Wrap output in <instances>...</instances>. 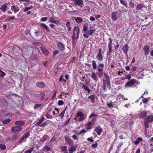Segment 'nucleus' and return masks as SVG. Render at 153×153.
Wrapping results in <instances>:
<instances>
[{
	"label": "nucleus",
	"instance_id": "nucleus-39",
	"mask_svg": "<svg viewBox=\"0 0 153 153\" xmlns=\"http://www.w3.org/2000/svg\"><path fill=\"white\" fill-rule=\"evenodd\" d=\"M34 149L33 147L31 148L30 149L26 151L24 153H31Z\"/></svg>",
	"mask_w": 153,
	"mask_h": 153
},
{
	"label": "nucleus",
	"instance_id": "nucleus-7",
	"mask_svg": "<svg viewBox=\"0 0 153 153\" xmlns=\"http://www.w3.org/2000/svg\"><path fill=\"white\" fill-rule=\"evenodd\" d=\"M74 1V4L79 6L82 7L83 5V1L82 0H72Z\"/></svg>",
	"mask_w": 153,
	"mask_h": 153
},
{
	"label": "nucleus",
	"instance_id": "nucleus-46",
	"mask_svg": "<svg viewBox=\"0 0 153 153\" xmlns=\"http://www.w3.org/2000/svg\"><path fill=\"white\" fill-rule=\"evenodd\" d=\"M65 113V110L63 111L58 116L61 117V118H62L63 117Z\"/></svg>",
	"mask_w": 153,
	"mask_h": 153
},
{
	"label": "nucleus",
	"instance_id": "nucleus-22",
	"mask_svg": "<svg viewBox=\"0 0 153 153\" xmlns=\"http://www.w3.org/2000/svg\"><path fill=\"white\" fill-rule=\"evenodd\" d=\"M65 141H66L68 144L70 146H72L73 145V142L71 139L68 137H65Z\"/></svg>",
	"mask_w": 153,
	"mask_h": 153
},
{
	"label": "nucleus",
	"instance_id": "nucleus-60",
	"mask_svg": "<svg viewBox=\"0 0 153 153\" xmlns=\"http://www.w3.org/2000/svg\"><path fill=\"white\" fill-rule=\"evenodd\" d=\"M148 101V98H146L143 100V102L145 104Z\"/></svg>",
	"mask_w": 153,
	"mask_h": 153
},
{
	"label": "nucleus",
	"instance_id": "nucleus-25",
	"mask_svg": "<svg viewBox=\"0 0 153 153\" xmlns=\"http://www.w3.org/2000/svg\"><path fill=\"white\" fill-rule=\"evenodd\" d=\"M40 26L43 28H45L46 30L48 32H49L50 31V30L48 27V26H47L44 23H41L40 24Z\"/></svg>",
	"mask_w": 153,
	"mask_h": 153
},
{
	"label": "nucleus",
	"instance_id": "nucleus-34",
	"mask_svg": "<svg viewBox=\"0 0 153 153\" xmlns=\"http://www.w3.org/2000/svg\"><path fill=\"white\" fill-rule=\"evenodd\" d=\"M97 57L99 60L102 61L103 60V58L101 53L98 54L97 55Z\"/></svg>",
	"mask_w": 153,
	"mask_h": 153
},
{
	"label": "nucleus",
	"instance_id": "nucleus-52",
	"mask_svg": "<svg viewBox=\"0 0 153 153\" xmlns=\"http://www.w3.org/2000/svg\"><path fill=\"white\" fill-rule=\"evenodd\" d=\"M148 122L147 121H146L145 120V121H144V126H145V127L146 128H148L149 127V124L148 123Z\"/></svg>",
	"mask_w": 153,
	"mask_h": 153
},
{
	"label": "nucleus",
	"instance_id": "nucleus-30",
	"mask_svg": "<svg viewBox=\"0 0 153 153\" xmlns=\"http://www.w3.org/2000/svg\"><path fill=\"white\" fill-rule=\"evenodd\" d=\"M61 149L62 151L65 152V153H67V146H62L61 147Z\"/></svg>",
	"mask_w": 153,
	"mask_h": 153
},
{
	"label": "nucleus",
	"instance_id": "nucleus-15",
	"mask_svg": "<svg viewBox=\"0 0 153 153\" xmlns=\"http://www.w3.org/2000/svg\"><path fill=\"white\" fill-rule=\"evenodd\" d=\"M147 114V113L146 111H142L138 114V115L141 118H143L146 116Z\"/></svg>",
	"mask_w": 153,
	"mask_h": 153
},
{
	"label": "nucleus",
	"instance_id": "nucleus-1",
	"mask_svg": "<svg viewBox=\"0 0 153 153\" xmlns=\"http://www.w3.org/2000/svg\"><path fill=\"white\" fill-rule=\"evenodd\" d=\"M79 28L78 26H75L73 30V35L72 36V44L74 43V40H76L78 38Z\"/></svg>",
	"mask_w": 153,
	"mask_h": 153
},
{
	"label": "nucleus",
	"instance_id": "nucleus-29",
	"mask_svg": "<svg viewBox=\"0 0 153 153\" xmlns=\"http://www.w3.org/2000/svg\"><path fill=\"white\" fill-rule=\"evenodd\" d=\"M103 84L102 86V88L104 91H107L106 87V80H103Z\"/></svg>",
	"mask_w": 153,
	"mask_h": 153
},
{
	"label": "nucleus",
	"instance_id": "nucleus-21",
	"mask_svg": "<svg viewBox=\"0 0 153 153\" xmlns=\"http://www.w3.org/2000/svg\"><path fill=\"white\" fill-rule=\"evenodd\" d=\"M7 8V6L5 4L2 5L1 7L0 8V10L3 12H5L6 11V10Z\"/></svg>",
	"mask_w": 153,
	"mask_h": 153
},
{
	"label": "nucleus",
	"instance_id": "nucleus-48",
	"mask_svg": "<svg viewBox=\"0 0 153 153\" xmlns=\"http://www.w3.org/2000/svg\"><path fill=\"white\" fill-rule=\"evenodd\" d=\"M10 119H7L4 120L2 122V124H5L10 122Z\"/></svg>",
	"mask_w": 153,
	"mask_h": 153
},
{
	"label": "nucleus",
	"instance_id": "nucleus-6",
	"mask_svg": "<svg viewBox=\"0 0 153 153\" xmlns=\"http://www.w3.org/2000/svg\"><path fill=\"white\" fill-rule=\"evenodd\" d=\"M104 74L106 79V82L107 87L109 89H110L111 88V85L109 77L105 73H104Z\"/></svg>",
	"mask_w": 153,
	"mask_h": 153
},
{
	"label": "nucleus",
	"instance_id": "nucleus-24",
	"mask_svg": "<svg viewBox=\"0 0 153 153\" xmlns=\"http://www.w3.org/2000/svg\"><path fill=\"white\" fill-rule=\"evenodd\" d=\"M128 46L127 45H126L123 48V50L124 53L126 54L128 52Z\"/></svg>",
	"mask_w": 153,
	"mask_h": 153
},
{
	"label": "nucleus",
	"instance_id": "nucleus-10",
	"mask_svg": "<svg viewBox=\"0 0 153 153\" xmlns=\"http://www.w3.org/2000/svg\"><path fill=\"white\" fill-rule=\"evenodd\" d=\"M57 46L59 49L61 51H62L65 49L64 45L61 42L57 43Z\"/></svg>",
	"mask_w": 153,
	"mask_h": 153
},
{
	"label": "nucleus",
	"instance_id": "nucleus-55",
	"mask_svg": "<svg viewBox=\"0 0 153 153\" xmlns=\"http://www.w3.org/2000/svg\"><path fill=\"white\" fill-rule=\"evenodd\" d=\"M88 35L89 34H88L87 32L86 33H84L83 35L84 37L85 38H88L89 37Z\"/></svg>",
	"mask_w": 153,
	"mask_h": 153
},
{
	"label": "nucleus",
	"instance_id": "nucleus-8",
	"mask_svg": "<svg viewBox=\"0 0 153 153\" xmlns=\"http://www.w3.org/2000/svg\"><path fill=\"white\" fill-rule=\"evenodd\" d=\"M109 42L108 44V54L109 55L112 51V40L111 38H110L109 39Z\"/></svg>",
	"mask_w": 153,
	"mask_h": 153
},
{
	"label": "nucleus",
	"instance_id": "nucleus-35",
	"mask_svg": "<svg viewBox=\"0 0 153 153\" xmlns=\"http://www.w3.org/2000/svg\"><path fill=\"white\" fill-rule=\"evenodd\" d=\"M120 1L121 4H123L126 7H128V4L124 0H120Z\"/></svg>",
	"mask_w": 153,
	"mask_h": 153
},
{
	"label": "nucleus",
	"instance_id": "nucleus-5",
	"mask_svg": "<svg viewBox=\"0 0 153 153\" xmlns=\"http://www.w3.org/2000/svg\"><path fill=\"white\" fill-rule=\"evenodd\" d=\"M120 15L119 13L117 11L113 12L111 13V19L114 21L117 20Z\"/></svg>",
	"mask_w": 153,
	"mask_h": 153
},
{
	"label": "nucleus",
	"instance_id": "nucleus-64",
	"mask_svg": "<svg viewBox=\"0 0 153 153\" xmlns=\"http://www.w3.org/2000/svg\"><path fill=\"white\" fill-rule=\"evenodd\" d=\"M44 149H46L47 151H50L51 150V149H50V147H48V146H45L44 147Z\"/></svg>",
	"mask_w": 153,
	"mask_h": 153
},
{
	"label": "nucleus",
	"instance_id": "nucleus-45",
	"mask_svg": "<svg viewBox=\"0 0 153 153\" xmlns=\"http://www.w3.org/2000/svg\"><path fill=\"white\" fill-rule=\"evenodd\" d=\"M5 73L1 70L0 71V77H3L5 75Z\"/></svg>",
	"mask_w": 153,
	"mask_h": 153
},
{
	"label": "nucleus",
	"instance_id": "nucleus-59",
	"mask_svg": "<svg viewBox=\"0 0 153 153\" xmlns=\"http://www.w3.org/2000/svg\"><path fill=\"white\" fill-rule=\"evenodd\" d=\"M47 124V123L46 122H45L44 123L41 124L39 126L40 127H43L44 126L46 125Z\"/></svg>",
	"mask_w": 153,
	"mask_h": 153
},
{
	"label": "nucleus",
	"instance_id": "nucleus-51",
	"mask_svg": "<svg viewBox=\"0 0 153 153\" xmlns=\"http://www.w3.org/2000/svg\"><path fill=\"white\" fill-rule=\"evenodd\" d=\"M88 29V27L86 26L85 24H84L83 26V30L84 31H87Z\"/></svg>",
	"mask_w": 153,
	"mask_h": 153
},
{
	"label": "nucleus",
	"instance_id": "nucleus-28",
	"mask_svg": "<svg viewBox=\"0 0 153 153\" xmlns=\"http://www.w3.org/2000/svg\"><path fill=\"white\" fill-rule=\"evenodd\" d=\"M83 19L80 17H77L75 19L76 22L78 23H80L82 22Z\"/></svg>",
	"mask_w": 153,
	"mask_h": 153
},
{
	"label": "nucleus",
	"instance_id": "nucleus-20",
	"mask_svg": "<svg viewBox=\"0 0 153 153\" xmlns=\"http://www.w3.org/2000/svg\"><path fill=\"white\" fill-rule=\"evenodd\" d=\"M145 120L148 122H152L153 121V116H148Z\"/></svg>",
	"mask_w": 153,
	"mask_h": 153
},
{
	"label": "nucleus",
	"instance_id": "nucleus-62",
	"mask_svg": "<svg viewBox=\"0 0 153 153\" xmlns=\"http://www.w3.org/2000/svg\"><path fill=\"white\" fill-rule=\"evenodd\" d=\"M92 147L94 148H96L97 146V143H96L95 144H93L91 145Z\"/></svg>",
	"mask_w": 153,
	"mask_h": 153
},
{
	"label": "nucleus",
	"instance_id": "nucleus-23",
	"mask_svg": "<svg viewBox=\"0 0 153 153\" xmlns=\"http://www.w3.org/2000/svg\"><path fill=\"white\" fill-rule=\"evenodd\" d=\"M76 146H71L68 149L70 153H72L76 149Z\"/></svg>",
	"mask_w": 153,
	"mask_h": 153
},
{
	"label": "nucleus",
	"instance_id": "nucleus-37",
	"mask_svg": "<svg viewBox=\"0 0 153 153\" xmlns=\"http://www.w3.org/2000/svg\"><path fill=\"white\" fill-rule=\"evenodd\" d=\"M40 94L41 97L40 98V100H44V99L45 98V93L44 92H42L41 93H40Z\"/></svg>",
	"mask_w": 153,
	"mask_h": 153
},
{
	"label": "nucleus",
	"instance_id": "nucleus-54",
	"mask_svg": "<svg viewBox=\"0 0 153 153\" xmlns=\"http://www.w3.org/2000/svg\"><path fill=\"white\" fill-rule=\"evenodd\" d=\"M64 104V102L63 100H60L58 102V105H62Z\"/></svg>",
	"mask_w": 153,
	"mask_h": 153
},
{
	"label": "nucleus",
	"instance_id": "nucleus-53",
	"mask_svg": "<svg viewBox=\"0 0 153 153\" xmlns=\"http://www.w3.org/2000/svg\"><path fill=\"white\" fill-rule=\"evenodd\" d=\"M129 6L130 7L132 8L134 7V3L132 2H130L129 4Z\"/></svg>",
	"mask_w": 153,
	"mask_h": 153
},
{
	"label": "nucleus",
	"instance_id": "nucleus-63",
	"mask_svg": "<svg viewBox=\"0 0 153 153\" xmlns=\"http://www.w3.org/2000/svg\"><path fill=\"white\" fill-rule=\"evenodd\" d=\"M59 53V51L58 50H55L53 51V55H55Z\"/></svg>",
	"mask_w": 153,
	"mask_h": 153
},
{
	"label": "nucleus",
	"instance_id": "nucleus-41",
	"mask_svg": "<svg viewBox=\"0 0 153 153\" xmlns=\"http://www.w3.org/2000/svg\"><path fill=\"white\" fill-rule=\"evenodd\" d=\"M98 116V114H95L94 113H92L89 117V118L90 119L92 117H97Z\"/></svg>",
	"mask_w": 153,
	"mask_h": 153
},
{
	"label": "nucleus",
	"instance_id": "nucleus-12",
	"mask_svg": "<svg viewBox=\"0 0 153 153\" xmlns=\"http://www.w3.org/2000/svg\"><path fill=\"white\" fill-rule=\"evenodd\" d=\"M40 49L44 55L47 56L49 54V52L46 48L44 47H41Z\"/></svg>",
	"mask_w": 153,
	"mask_h": 153
},
{
	"label": "nucleus",
	"instance_id": "nucleus-3",
	"mask_svg": "<svg viewBox=\"0 0 153 153\" xmlns=\"http://www.w3.org/2000/svg\"><path fill=\"white\" fill-rule=\"evenodd\" d=\"M136 82L135 79H132L130 81L127 82L125 84V86L128 87H131L134 85Z\"/></svg>",
	"mask_w": 153,
	"mask_h": 153
},
{
	"label": "nucleus",
	"instance_id": "nucleus-47",
	"mask_svg": "<svg viewBox=\"0 0 153 153\" xmlns=\"http://www.w3.org/2000/svg\"><path fill=\"white\" fill-rule=\"evenodd\" d=\"M42 122L43 121L41 119H40L39 121L36 123V125L37 126H40Z\"/></svg>",
	"mask_w": 153,
	"mask_h": 153
},
{
	"label": "nucleus",
	"instance_id": "nucleus-31",
	"mask_svg": "<svg viewBox=\"0 0 153 153\" xmlns=\"http://www.w3.org/2000/svg\"><path fill=\"white\" fill-rule=\"evenodd\" d=\"M35 33L37 36L41 35L43 33V31L42 30H39L38 31L35 32Z\"/></svg>",
	"mask_w": 153,
	"mask_h": 153
},
{
	"label": "nucleus",
	"instance_id": "nucleus-14",
	"mask_svg": "<svg viewBox=\"0 0 153 153\" xmlns=\"http://www.w3.org/2000/svg\"><path fill=\"white\" fill-rule=\"evenodd\" d=\"M94 131L97 133L98 135H100L102 131V128L100 127H98L95 128Z\"/></svg>",
	"mask_w": 153,
	"mask_h": 153
},
{
	"label": "nucleus",
	"instance_id": "nucleus-42",
	"mask_svg": "<svg viewBox=\"0 0 153 153\" xmlns=\"http://www.w3.org/2000/svg\"><path fill=\"white\" fill-rule=\"evenodd\" d=\"M42 105L40 104H35L33 108L34 109H36L39 108Z\"/></svg>",
	"mask_w": 153,
	"mask_h": 153
},
{
	"label": "nucleus",
	"instance_id": "nucleus-19",
	"mask_svg": "<svg viewBox=\"0 0 153 153\" xmlns=\"http://www.w3.org/2000/svg\"><path fill=\"white\" fill-rule=\"evenodd\" d=\"M15 125L18 126H21L25 124V123L24 121L22 120H19L16 121L15 122Z\"/></svg>",
	"mask_w": 153,
	"mask_h": 153
},
{
	"label": "nucleus",
	"instance_id": "nucleus-38",
	"mask_svg": "<svg viewBox=\"0 0 153 153\" xmlns=\"http://www.w3.org/2000/svg\"><path fill=\"white\" fill-rule=\"evenodd\" d=\"M82 88H84V89L87 91L88 93L91 91V90L85 85H82Z\"/></svg>",
	"mask_w": 153,
	"mask_h": 153
},
{
	"label": "nucleus",
	"instance_id": "nucleus-9",
	"mask_svg": "<svg viewBox=\"0 0 153 153\" xmlns=\"http://www.w3.org/2000/svg\"><path fill=\"white\" fill-rule=\"evenodd\" d=\"M30 135V133L29 132H27L25 136H24L22 139L19 142V144L21 143L22 142L25 141L26 139Z\"/></svg>",
	"mask_w": 153,
	"mask_h": 153
},
{
	"label": "nucleus",
	"instance_id": "nucleus-2",
	"mask_svg": "<svg viewBox=\"0 0 153 153\" xmlns=\"http://www.w3.org/2000/svg\"><path fill=\"white\" fill-rule=\"evenodd\" d=\"M104 65L102 63L99 64L98 65V74L99 78H100L102 74V71L104 68Z\"/></svg>",
	"mask_w": 153,
	"mask_h": 153
},
{
	"label": "nucleus",
	"instance_id": "nucleus-16",
	"mask_svg": "<svg viewBox=\"0 0 153 153\" xmlns=\"http://www.w3.org/2000/svg\"><path fill=\"white\" fill-rule=\"evenodd\" d=\"M143 50L144 51L146 55H148L149 52V48L147 45H145L144 46Z\"/></svg>",
	"mask_w": 153,
	"mask_h": 153
},
{
	"label": "nucleus",
	"instance_id": "nucleus-44",
	"mask_svg": "<svg viewBox=\"0 0 153 153\" xmlns=\"http://www.w3.org/2000/svg\"><path fill=\"white\" fill-rule=\"evenodd\" d=\"M6 148V147L5 145L4 144H0V148L1 150H5Z\"/></svg>",
	"mask_w": 153,
	"mask_h": 153
},
{
	"label": "nucleus",
	"instance_id": "nucleus-57",
	"mask_svg": "<svg viewBox=\"0 0 153 153\" xmlns=\"http://www.w3.org/2000/svg\"><path fill=\"white\" fill-rule=\"evenodd\" d=\"M86 131L84 129H82L81 131H80L78 133V135L80 134H82L83 133H84L85 132H86Z\"/></svg>",
	"mask_w": 153,
	"mask_h": 153
},
{
	"label": "nucleus",
	"instance_id": "nucleus-11",
	"mask_svg": "<svg viewBox=\"0 0 153 153\" xmlns=\"http://www.w3.org/2000/svg\"><path fill=\"white\" fill-rule=\"evenodd\" d=\"M77 117H80V118L79 119V121H81L84 119V115L82 112H79L77 114Z\"/></svg>",
	"mask_w": 153,
	"mask_h": 153
},
{
	"label": "nucleus",
	"instance_id": "nucleus-40",
	"mask_svg": "<svg viewBox=\"0 0 153 153\" xmlns=\"http://www.w3.org/2000/svg\"><path fill=\"white\" fill-rule=\"evenodd\" d=\"M144 6V5L143 4H139L137 7L136 9L137 10H140Z\"/></svg>",
	"mask_w": 153,
	"mask_h": 153
},
{
	"label": "nucleus",
	"instance_id": "nucleus-32",
	"mask_svg": "<svg viewBox=\"0 0 153 153\" xmlns=\"http://www.w3.org/2000/svg\"><path fill=\"white\" fill-rule=\"evenodd\" d=\"M48 136L47 135H45L40 140L41 142H43L47 139Z\"/></svg>",
	"mask_w": 153,
	"mask_h": 153
},
{
	"label": "nucleus",
	"instance_id": "nucleus-17",
	"mask_svg": "<svg viewBox=\"0 0 153 153\" xmlns=\"http://www.w3.org/2000/svg\"><path fill=\"white\" fill-rule=\"evenodd\" d=\"M91 77L92 79L94 81L96 82H97L98 80L97 76L96 73L94 72H92V73Z\"/></svg>",
	"mask_w": 153,
	"mask_h": 153
},
{
	"label": "nucleus",
	"instance_id": "nucleus-26",
	"mask_svg": "<svg viewBox=\"0 0 153 153\" xmlns=\"http://www.w3.org/2000/svg\"><path fill=\"white\" fill-rule=\"evenodd\" d=\"M88 98L91 99V102L92 103H94L95 102V96L94 95H92L89 96L88 97Z\"/></svg>",
	"mask_w": 153,
	"mask_h": 153
},
{
	"label": "nucleus",
	"instance_id": "nucleus-36",
	"mask_svg": "<svg viewBox=\"0 0 153 153\" xmlns=\"http://www.w3.org/2000/svg\"><path fill=\"white\" fill-rule=\"evenodd\" d=\"M70 22L69 21L67 22L66 23V26L68 27V31H70L71 29V27L70 25Z\"/></svg>",
	"mask_w": 153,
	"mask_h": 153
},
{
	"label": "nucleus",
	"instance_id": "nucleus-4",
	"mask_svg": "<svg viewBox=\"0 0 153 153\" xmlns=\"http://www.w3.org/2000/svg\"><path fill=\"white\" fill-rule=\"evenodd\" d=\"M22 129V127L21 126H16L13 127L11 128V131L13 133L16 132L20 131Z\"/></svg>",
	"mask_w": 153,
	"mask_h": 153
},
{
	"label": "nucleus",
	"instance_id": "nucleus-27",
	"mask_svg": "<svg viewBox=\"0 0 153 153\" xmlns=\"http://www.w3.org/2000/svg\"><path fill=\"white\" fill-rule=\"evenodd\" d=\"M143 140V139L142 138L139 137L137 138L136 140L134 141V144L135 145H137L138 144L140 141H141Z\"/></svg>",
	"mask_w": 153,
	"mask_h": 153
},
{
	"label": "nucleus",
	"instance_id": "nucleus-13",
	"mask_svg": "<svg viewBox=\"0 0 153 153\" xmlns=\"http://www.w3.org/2000/svg\"><path fill=\"white\" fill-rule=\"evenodd\" d=\"M11 9L14 11L15 13L18 12L19 10V8L16 5H13L11 7Z\"/></svg>",
	"mask_w": 153,
	"mask_h": 153
},
{
	"label": "nucleus",
	"instance_id": "nucleus-18",
	"mask_svg": "<svg viewBox=\"0 0 153 153\" xmlns=\"http://www.w3.org/2000/svg\"><path fill=\"white\" fill-rule=\"evenodd\" d=\"M37 86L40 88H43L45 87V84L42 82H37L36 83Z\"/></svg>",
	"mask_w": 153,
	"mask_h": 153
},
{
	"label": "nucleus",
	"instance_id": "nucleus-58",
	"mask_svg": "<svg viewBox=\"0 0 153 153\" xmlns=\"http://www.w3.org/2000/svg\"><path fill=\"white\" fill-rule=\"evenodd\" d=\"M47 17H44L42 18L41 19V21H45L47 20Z\"/></svg>",
	"mask_w": 153,
	"mask_h": 153
},
{
	"label": "nucleus",
	"instance_id": "nucleus-33",
	"mask_svg": "<svg viewBox=\"0 0 153 153\" xmlns=\"http://www.w3.org/2000/svg\"><path fill=\"white\" fill-rule=\"evenodd\" d=\"M92 66L94 69H96L97 68V64L95 61L93 60L92 61Z\"/></svg>",
	"mask_w": 153,
	"mask_h": 153
},
{
	"label": "nucleus",
	"instance_id": "nucleus-50",
	"mask_svg": "<svg viewBox=\"0 0 153 153\" xmlns=\"http://www.w3.org/2000/svg\"><path fill=\"white\" fill-rule=\"evenodd\" d=\"M95 31V30H89L87 32H88V34H89V35H91L93 34L94 32V31Z\"/></svg>",
	"mask_w": 153,
	"mask_h": 153
},
{
	"label": "nucleus",
	"instance_id": "nucleus-56",
	"mask_svg": "<svg viewBox=\"0 0 153 153\" xmlns=\"http://www.w3.org/2000/svg\"><path fill=\"white\" fill-rule=\"evenodd\" d=\"M45 117L47 118H52V116L51 115H50L48 113V114H46L45 115Z\"/></svg>",
	"mask_w": 153,
	"mask_h": 153
},
{
	"label": "nucleus",
	"instance_id": "nucleus-43",
	"mask_svg": "<svg viewBox=\"0 0 153 153\" xmlns=\"http://www.w3.org/2000/svg\"><path fill=\"white\" fill-rule=\"evenodd\" d=\"M49 21L51 23H55L56 22V20H55L53 18V17H51L49 19Z\"/></svg>",
	"mask_w": 153,
	"mask_h": 153
},
{
	"label": "nucleus",
	"instance_id": "nucleus-49",
	"mask_svg": "<svg viewBox=\"0 0 153 153\" xmlns=\"http://www.w3.org/2000/svg\"><path fill=\"white\" fill-rule=\"evenodd\" d=\"M107 106L110 108L114 107V106L112 103V102H111L110 103H107Z\"/></svg>",
	"mask_w": 153,
	"mask_h": 153
},
{
	"label": "nucleus",
	"instance_id": "nucleus-61",
	"mask_svg": "<svg viewBox=\"0 0 153 153\" xmlns=\"http://www.w3.org/2000/svg\"><path fill=\"white\" fill-rule=\"evenodd\" d=\"M56 140V138L55 137H53L52 138L50 141V143H51L52 142H54Z\"/></svg>",
	"mask_w": 153,
	"mask_h": 153
}]
</instances>
